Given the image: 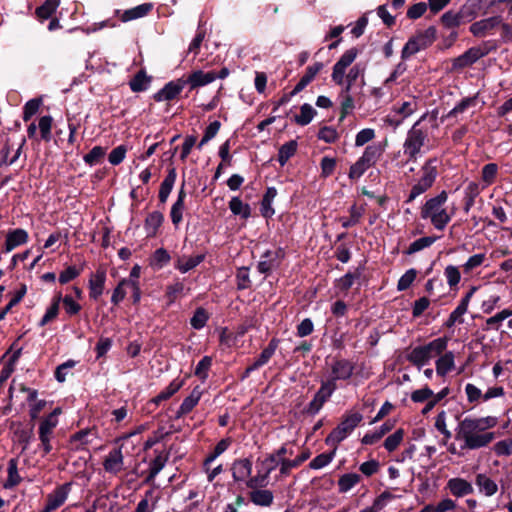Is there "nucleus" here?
Returning <instances> with one entry per match:
<instances>
[{"label":"nucleus","mask_w":512,"mask_h":512,"mask_svg":"<svg viewBox=\"0 0 512 512\" xmlns=\"http://www.w3.org/2000/svg\"><path fill=\"white\" fill-rule=\"evenodd\" d=\"M475 485L478 492L485 497H492L498 492V484L486 473L475 475Z\"/></svg>","instance_id":"nucleus-16"},{"label":"nucleus","mask_w":512,"mask_h":512,"mask_svg":"<svg viewBox=\"0 0 512 512\" xmlns=\"http://www.w3.org/2000/svg\"><path fill=\"white\" fill-rule=\"evenodd\" d=\"M363 214H364V208L363 207H358L356 205H353L350 208V217L349 218H342L341 219L342 226L344 228H349L351 226L356 225L360 221V219L363 216Z\"/></svg>","instance_id":"nucleus-58"},{"label":"nucleus","mask_w":512,"mask_h":512,"mask_svg":"<svg viewBox=\"0 0 512 512\" xmlns=\"http://www.w3.org/2000/svg\"><path fill=\"white\" fill-rule=\"evenodd\" d=\"M427 117L428 113L423 114L407 132L403 154L408 160L416 161L428 149V129L423 125Z\"/></svg>","instance_id":"nucleus-4"},{"label":"nucleus","mask_w":512,"mask_h":512,"mask_svg":"<svg viewBox=\"0 0 512 512\" xmlns=\"http://www.w3.org/2000/svg\"><path fill=\"white\" fill-rule=\"evenodd\" d=\"M72 483H64L57 486L47 495L46 503L40 512H53L61 507L71 492Z\"/></svg>","instance_id":"nucleus-10"},{"label":"nucleus","mask_w":512,"mask_h":512,"mask_svg":"<svg viewBox=\"0 0 512 512\" xmlns=\"http://www.w3.org/2000/svg\"><path fill=\"white\" fill-rule=\"evenodd\" d=\"M202 395V391L199 387H195L189 396H187L182 404L180 405L176 417L181 418L182 416L188 414L193 410V408L198 404Z\"/></svg>","instance_id":"nucleus-26"},{"label":"nucleus","mask_w":512,"mask_h":512,"mask_svg":"<svg viewBox=\"0 0 512 512\" xmlns=\"http://www.w3.org/2000/svg\"><path fill=\"white\" fill-rule=\"evenodd\" d=\"M404 431L402 429L396 430L393 434L389 435L384 441V447L387 451L393 452L397 449L403 441Z\"/></svg>","instance_id":"nucleus-60"},{"label":"nucleus","mask_w":512,"mask_h":512,"mask_svg":"<svg viewBox=\"0 0 512 512\" xmlns=\"http://www.w3.org/2000/svg\"><path fill=\"white\" fill-rule=\"evenodd\" d=\"M106 281V271L98 269L89 279V295L92 299L97 300L104 291Z\"/></svg>","instance_id":"nucleus-20"},{"label":"nucleus","mask_w":512,"mask_h":512,"mask_svg":"<svg viewBox=\"0 0 512 512\" xmlns=\"http://www.w3.org/2000/svg\"><path fill=\"white\" fill-rule=\"evenodd\" d=\"M372 166H374L372 163L360 156L350 167L348 174L349 178L353 180L359 179Z\"/></svg>","instance_id":"nucleus-43"},{"label":"nucleus","mask_w":512,"mask_h":512,"mask_svg":"<svg viewBox=\"0 0 512 512\" xmlns=\"http://www.w3.org/2000/svg\"><path fill=\"white\" fill-rule=\"evenodd\" d=\"M493 449L498 456H510L512 454V439L498 441Z\"/></svg>","instance_id":"nucleus-64"},{"label":"nucleus","mask_w":512,"mask_h":512,"mask_svg":"<svg viewBox=\"0 0 512 512\" xmlns=\"http://www.w3.org/2000/svg\"><path fill=\"white\" fill-rule=\"evenodd\" d=\"M474 290L475 289L473 288L469 293H467L466 296L460 301L458 306L451 312L449 318L447 319V321L445 323V325L448 328H451L456 323H462L463 322L462 316L468 310L469 301H470V298L473 295Z\"/></svg>","instance_id":"nucleus-21"},{"label":"nucleus","mask_w":512,"mask_h":512,"mask_svg":"<svg viewBox=\"0 0 512 512\" xmlns=\"http://www.w3.org/2000/svg\"><path fill=\"white\" fill-rule=\"evenodd\" d=\"M204 258L205 256L203 254L190 257L183 256L177 260L176 268L181 273H187L188 271L198 266L204 260Z\"/></svg>","instance_id":"nucleus-39"},{"label":"nucleus","mask_w":512,"mask_h":512,"mask_svg":"<svg viewBox=\"0 0 512 512\" xmlns=\"http://www.w3.org/2000/svg\"><path fill=\"white\" fill-rule=\"evenodd\" d=\"M212 365V359L209 356L203 357L195 368V375L199 377L202 381L206 380L208 377V371Z\"/></svg>","instance_id":"nucleus-63"},{"label":"nucleus","mask_w":512,"mask_h":512,"mask_svg":"<svg viewBox=\"0 0 512 512\" xmlns=\"http://www.w3.org/2000/svg\"><path fill=\"white\" fill-rule=\"evenodd\" d=\"M157 502L158 497L155 496L154 490L150 489L137 504L135 512H154Z\"/></svg>","instance_id":"nucleus-34"},{"label":"nucleus","mask_w":512,"mask_h":512,"mask_svg":"<svg viewBox=\"0 0 512 512\" xmlns=\"http://www.w3.org/2000/svg\"><path fill=\"white\" fill-rule=\"evenodd\" d=\"M363 415L356 411H349L342 421L327 436L325 442L329 446L337 448L338 444L346 439L362 421Z\"/></svg>","instance_id":"nucleus-6"},{"label":"nucleus","mask_w":512,"mask_h":512,"mask_svg":"<svg viewBox=\"0 0 512 512\" xmlns=\"http://www.w3.org/2000/svg\"><path fill=\"white\" fill-rule=\"evenodd\" d=\"M497 424V419L487 417H465L456 428L455 438L462 442V449L476 450L488 446L495 433L489 431Z\"/></svg>","instance_id":"nucleus-1"},{"label":"nucleus","mask_w":512,"mask_h":512,"mask_svg":"<svg viewBox=\"0 0 512 512\" xmlns=\"http://www.w3.org/2000/svg\"><path fill=\"white\" fill-rule=\"evenodd\" d=\"M184 78L168 82L161 90L154 94L157 102L170 101L175 99L185 87Z\"/></svg>","instance_id":"nucleus-13"},{"label":"nucleus","mask_w":512,"mask_h":512,"mask_svg":"<svg viewBox=\"0 0 512 512\" xmlns=\"http://www.w3.org/2000/svg\"><path fill=\"white\" fill-rule=\"evenodd\" d=\"M232 477L236 482L246 481L252 472V462L247 459H237L232 465Z\"/></svg>","instance_id":"nucleus-22"},{"label":"nucleus","mask_w":512,"mask_h":512,"mask_svg":"<svg viewBox=\"0 0 512 512\" xmlns=\"http://www.w3.org/2000/svg\"><path fill=\"white\" fill-rule=\"evenodd\" d=\"M309 457H310V452L308 450H305L293 460L282 459L280 473L282 475H288L292 469L300 466Z\"/></svg>","instance_id":"nucleus-38"},{"label":"nucleus","mask_w":512,"mask_h":512,"mask_svg":"<svg viewBox=\"0 0 512 512\" xmlns=\"http://www.w3.org/2000/svg\"><path fill=\"white\" fill-rule=\"evenodd\" d=\"M361 477L356 473L343 474L338 480V489L341 493H346L357 485Z\"/></svg>","instance_id":"nucleus-45"},{"label":"nucleus","mask_w":512,"mask_h":512,"mask_svg":"<svg viewBox=\"0 0 512 512\" xmlns=\"http://www.w3.org/2000/svg\"><path fill=\"white\" fill-rule=\"evenodd\" d=\"M278 254L279 252L270 250L266 251L257 265V270L261 274L269 273L277 265L276 258L278 257Z\"/></svg>","instance_id":"nucleus-37"},{"label":"nucleus","mask_w":512,"mask_h":512,"mask_svg":"<svg viewBox=\"0 0 512 512\" xmlns=\"http://www.w3.org/2000/svg\"><path fill=\"white\" fill-rule=\"evenodd\" d=\"M8 477L4 483V488L10 489L17 486L21 482V477L18 473V462L16 459H10L8 462Z\"/></svg>","instance_id":"nucleus-41"},{"label":"nucleus","mask_w":512,"mask_h":512,"mask_svg":"<svg viewBox=\"0 0 512 512\" xmlns=\"http://www.w3.org/2000/svg\"><path fill=\"white\" fill-rule=\"evenodd\" d=\"M127 288H135V280L132 279H123L114 289L111 302L115 305L119 304L126 296Z\"/></svg>","instance_id":"nucleus-40"},{"label":"nucleus","mask_w":512,"mask_h":512,"mask_svg":"<svg viewBox=\"0 0 512 512\" xmlns=\"http://www.w3.org/2000/svg\"><path fill=\"white\" fill-rule=\"evenodd\" d=\"M151 83V77L147 76L144 70H140L129 82L133 92L146 91Z\"/></svg>","instance_id":"nucleus-36"},{"label":"nucleus","mask_w":512,"mask_h":512,"mask_svg":"<svg viewBox=\"0 0 512 512\" xmlns=\"http://www.w3.org/2000/svg\"><path fill=\"white\" fill-rule=\"evenodd\" d=\"M478 95H474L472 97H466L462 99L453 109H451L447 117H457L459 114L464 113L469 108L475 107L477 103Z\"/></svg>","instance_id":"nucleus-48"},{"label":"nucleus","mask_w":512,"mask_h":512,"mask_svg":"<svg viewBox=\"0 0 512 512\" xmlns=\"http://www.w3.org/2000/svg\"><path fill=\"white\" fill-rule=\"evenodd\" d=\"M106 154V149L101 146H95L87 153L83 160L86 164L93 166L97 164Z\"/></svg>","instance_id":"nucleus-62"},{"label":"nucleus","mask_w":512,"mask_h":512,"mask_svg":"<svg viewBox=\"0 0 512 512\" xmlns=\"http://www.w3.org/2000/svg\"><path fill=\"white\" fill-rule=\"evenodd\" d=\"M418 109L416 100L405 101L393 107V112L400 116L402 121L416 112Z\"/></svg>","instance_id":"nucleus-52"},{"label":"nucleus","mask_w":512,"mask_h":512,"mask_svg":"<svg viewBox=\"0 0 512 512\" xmlns=\"http://www.w3.org/2000/svg\"><path fill=\"white\" fill-rule=\"evenodd\" d=\"M385 144L383 143H373L371 145H368L363 153L362 157L366 160H368L370 163L375 165L379 159L382 157L384 151H385Z\"/></svg>","instance_id":"nucleus-35"},{"label":"nucleus","mask_w":512,"mask_h":512,"mask_svg":"<svg viewBox=\"0 0 512 512\" xmlns=\"http://www.w3.org/2000/svg\"><path fill=\"white\" fill-rule=\"evenodd\" d=\"M278 346V341L276 339H272L268 346L263 349L260 356L254 361V367H262L265 365L271 357L274 355Z\"/></svg>","instance_id":"nucleus-51"},{"label":"nucleus","mask_w":512,"mask_h":512,"mask_svg":"<svg viewBox=\"0 0 512 512\" xmlns=\"http://www.w3.org/2000/svg\"><path fill=\"white\" fill-rule=\"evenodd\" d=\"M436 39V29L428 27L423 31L417 32L404 45L401 51L403 60L409 59L411 56L431 46Z\"/></svg>","instance_id":"nucleus-7"},{"label":"nucleus","mask_w":512,"mask_h":512,"mask_svg":"<svg viewBox=\"0 0 512 512\" xmlns=\"http://www.w3.org/2000/svg\"><path fill=\"white\" fill-rule=\"evenodd\" d=\"M484 56V52L478 47H472L453 60L452 68L460 70L474 64Z\"/></svg>","instance_id":"nucleus-15"},{"label":"nucleus","mask_w":512,"mask_h":512,"mask_svg":"<svg viewBox=\"0 0 512 512\" xmlns=\"http://www.w3.org/2000/svg\"><path fill=\"white\" fill-rule=\"evenodd\" d=\"M340 98V108H341V120L344 119L347 115L351 114L355 108V101L351 95V89L349 85H345L342 87V90L339 94Z\"/></svg>","instance_id":"nucleus-27"},{"label":"nucleus","mask_w":512,"mask_h":512,"mask_svg":"<svg viewBox=\"0 0 512 512\" xmlns=\"http://www.w3.org/2000/svg\"><path fill=\"white\" fill-rule=\"evenodd\" d=\"M62 301V295L61 293H58L56 294L53 298H52V301H51V304L50 306L47 308L44 316L42 317V319L40 320L39 322V325L41 327L47 325L49 322L53 321L54 319H56V317L58 316L59 314V309H60V303Z\"/></svg>","instance_id":"nucleus-32"},{"label":"nucleus","mask_w":512,"mask_h":512,"mask_svg":"<svg viewBox=\"0 0 512 512\" xmlns=\"http://www.w3.org/2000/svg\"><path fill=\"white\" fill-rule=\"evenodd\" d=\"M437 357L435 361L437 375L443 377L455 368V355L452 351H444Z\"/></svg>","instance_id":"nucleus-23"},{"label":"nucleus","mask_w":512,"mask_h":512,"mask_svg":"<svg viewBox=\"0 0 512 512\" xmlns=\"http://www.w3.org/2000/svg\"><path fill=\"white\" fill-rule=\"evenodd\" d=\"M433 160H428L421 168V176L416 184L411 188L408 196V202L415 200L418 196L432 187L437 177L436 166Z\"/></svg>","instance_id":"nucleus-8"},{"label":"nucleus","mask_w":512,"mask_h":512,"mask_svg":"<svg viewBox=\"0 0 512 512\" xmlns=\"http://www.w3.org/2000/svg\"><path fill=\"white\" fill-rule=\"evenodd\" d=\"M337 388V385H333L332 383H325L322 381L319 390L308 404L307 412L311 415L317 414Z\"/></svg>","instance_id":"nucleus-11"},{"label":"nucleus","mask_w":512,"mask_h":512,"mask_svg":"<svg viewBox=\"0 0 512 512\" xmlns=\"http://www.w3.org/2000/svg\"><path fill=\"white\" fill-rule=\"evenodd\" d=\"M512 316V310L504 309L492 317L486 319V329L487 330H498L504 320Z\"/></svg>","instance_id":"nucleus-53"},{"label":"nucleus","mask_w":512,"mask_h":512,"mask_svg":"<svg viewBox=\"0 0 512 512\" xmlns=\"http://www.w3.org/2000/svg\"><path fill=\"white\" fill-rule=\"evenodd\" d=\"M28 233L26 230L17 228L14 230H11L6 235L5 245H4V252L9 253L18 246H21L28 241Z\"/></svg>","instance_id":"nucleus-19"},{"label":"nucleus","mask_w":512,"mask_h":512,"mask_svg":"<svg viewBox=\"0 0 512 512\" xmlns=\"http://www.w3.org/2000/svg\"><path fill=\"white\" fill-rule=\"evenodd\" d=\"M164 216L159 211L149 213L145 219L144 229L147 237H154L157 234L158 228L162 225Z\"/></svg>","instance_id":"nucleus-29"},{"label":"nucleus","mask_w":512,"mask_h":512,"mask_svg":"<svg viewBox=\"0 0 512 512\" xmlns=\"http://www.w3.org/2000/svg\"><path fill=\"white\" fill-rule=\"evenodd\" d=\"M500 23V20L498 17H490L487 19L480 20L478 22L473 23L470 26V31L475 36H484L485 33L488 30L493 29L495 26H497Z\"/></svg>","instance_id":"nucleus-31"},{"label":"nucleus","mask_w":512,"mask_h":512,"mask_svg":"<svg viewBox=\"0 0 512 512\" xmlns=\"http://www.w3.org/2000/svg\"><path fill=\"white\" fill-rule=\"evenodd\" d=\"M392 429V424L384 423L373 432L366 433L362 438V443L365 445H373L377 443L386 433Z\"/></svg>","instance_id":"nucleus-42"},{"label":"nucleus","mask_w":512,"mask_h":512,"mask_svg":"<svg viewBox=\"0 0 512 512\" xmlns=\"http://www.w3.org/2000/svg\"><path fill=\"white\" fill-rule=\"evenodd\" d=\"M336 449L330 453H322L317 455L310 463L309 467L314 470L322 469L332 462L335 457Z\"/></svg>","instance_id":"nucleus-56"},{"label":"nucleus","mask_w":512,"mask_h":512,"mask_svg":"<svg viewBox=\"0 0 512 512\" xmlns=\"http://www.w3.org/2000/svg\"><path fill=\"white\" fill-rule=\"evenodd\" d=\"M103 468L107 473L118 474L124 468V456L121 448L111 450L105 457Z\"/></svg>","instance_id":"nucleus-14"},{"label":"nucleus","mask_w":512,"mask_h":512,"mask_svg":"<svg viewBox=\"0 0 512 512\" xmlns=\"http://www.w3.org/2000/svg\"><path fill=\"white\" fill-rule=\"evenodd\" d=\"M487 261L488 257L485 253L470 256L462 265L463 274L468 277L478 274L482 266H488Z\"/></svg>","instance_id":"nucleus-18"},{"label":"nucleus","mask_w":512,"mask_h":512,"mask_svg":"<svg viewBox=\"0 0 512 512\" xmlns=\"http://www.w3.org/2000/svg\"><path fill=\"white\" fill-rule=\"evenodd\" d=\"M152 9V4L144 3L133 7L131 9L125 10L121 15V20L123 22H128L131 20H135L147 15Z\"/></svg>","instance_id":"nucleus-33"},{"label":"nucleus","mask_w":512,"mask_h":512,"mask_svg":"<svg viewBox=\"0 0 512 512\" xmlns=\"http://www.w3.org/2000/svg\"><path fill=\"white\" fill-rule=\"evenodd\" d=\"M447 199V192L442 191L438 195L428 199L421 208V218L429 220L432 226L439 231L446 228L454 215V210H449L445 206Z\"/></svg>","instance_id":"nucleus-2"},{"label":"nucleus","mask_w":512,"mask_h":512,"mask_svg":"<svg viewBox=\"0 0 512 512\" xmlns=\"http://www.w3.org/2000/svg\"><path fill=\"white\" fill-rule=\"evenodd\" d=\"M276 196L277 189L275 187H268L261 201V214L263 217L270 218L274 215L275 210L272 207V203Z\"/></svg>","instance_id":"nucleus-30"},{"label":"nucleus","mask_w":512,"mask_h":512,"mask_svg":"<svg viewBox=\"0 0 512 512\" xmlns=\"http://www.w3.org/2000/svg\"><path fill=\"white\" fill-rule=\"evenodd\" d=\"M250 502L261 507H269L274 500L273 492L267 489L251 490L248 493Z\"/></svg>","instance_id":"nucleus-25"},{"label":"nucleus","mask_w":512,"mask_h":512,"mask_svg":"<svg viewBox=\"0 0 512 512\" xmlns=\"http://www.w3.org/2000/svg\"><path fill=\"white\" fill-rule=\"evenodd\" d=\"M60 4V0H46L40 7L36 9V15L40 20L49 19L56 11Z\"/></svg>","instance_id":"nucleus-50"},{"label":"nucleus","mask_w":512,"mask_h":512,"mask_svg":"<svg viewBox=\"0 0 512 512\" xmlns=\"http://www.w3.org/2000/svg\"><path fill=\"white\" fill-rule=\"evenodd\" d=\"M229 208L234 215L247 219L251 215L250 206L244 203L239 197H233L229 202Z\"/></svg>","instance_id":"nucleus-44"},{"label":"nucleus","mask_w":512,"mask_h":512,"mask_svg":"<svg viewBox=\"0 0 512 512\" xmlns=\"http://www.w3.org/2000/svg\"><path fill=\"white\" fill-rule=\"evenodd\" d=\"M448 339L436 338L429 343L413 348L407 355V360L419 370L428 364L430 360L446 351Z\"/></svg>","instance_id":"nucleus-5"},{"label":"nucleus","mask_w":512,"mask_h":512,"mask_svg":"<svg viewBox=\"0 0 512 512\" xmlns=\"http://www.w3.org/2000/svg\"><path fill=\"white\" fill-rule=\"evenodd\" d=\"M316 111L310 104H303L300 113L295 116V122L301 126L308 125L314 118Z\"/></svg>","instance_id":"nucleus-54"},{"label":"nucleus","mask_w":512,"mask_h":512,"mask_svg":"<svg viewBox=\"0 0 512 512\" xmlns=\"http://www.w3.org/2000/svg\"><path fill=\"white\" fill-rule=\"evenodd\" d=\"M215 80L216 72H204L202 70H196L192 72L186 79H184L185 84H188L190 86V90H194L198 87L208 85Z\"/></svg>","instance_id":"nucleus-17"},{"label":"nucleus","mask_w":512,"mask_h":512,"mask_svg":"<svg viewBox=\"0 0 512 512\" xmlns=\"http://www.w3.org/2000/svg\"><path fill=\"white\" fill-rule=\"evenodd\" d=\"M445 489L456 498L471 495L474 487L471 482L461 477H454L447 481Z\"/></svg>","instance_id":"nucleus-12"},{"label":"nucleus","mask_w":512,"mask_h":512,"mask_svg":"<svg viewBox=\"0 0 512 512\" xmlns=\"http://www.w3.org/2000/svg\"><path fill=\"white\" fill-rule=\"evenodd\" d=\"M323 69V63L316 62L313 65H310L306 68L305 74L301 77L299 82L296 84L292 91V95H296L301 92L315 77L316 75Z\"/></svg>","instance_id":"nucleus-24"},{"label":"nucleus","mask_w":512,"mask_h":512,"mask_svg":"<svg viewBox=\"0 0 512 512\" xmlns=\"http://www.w3.org/2000/svg\"><path fill=\"white\" fill-rule=\"evenodd\" d=\"M208 319L209 315L207 311L204 308L199 307L196 309L194 315L190 319V324L194 329L200 330L206 325Z\"/></svg>","instance_id":"nucleus-59"},{"label":"nucleus","mask_w":512,"mask_h":512,"mask_svg":"<svg viewBox=\"0 0 512 512\" xmlns=\"http://www.w3.org/2000/svg\"><path fill=\"white\" fill-rule=\"evenodd\" d=\"M297 141L291 140L283 144L278 151V162L284 166L287 161L296 153Z\"/></svg>","instance_id":"nucleus-46"},{"label":"nucleus","mask_w":512,"mask_h":512,"mask_svg":"<svg viewBox=\"0 0 512 512\" xmlns=\"http://www.w3.org/2000/svg\"><path fill=\"white\" fill-rule=\"evenodd\" d=\"M437 239H438V237H436V236H426V237L419 238L409 245V247L405 251V254L412 255V254L417 253L425 248H428Z\"/></svg>","instance_id":"nucleus-49"},{"label":"nucleus","mask_w":512,"mask_h":512,"mask_svg":"<svg viewBox=\"0 0 512 512\" xmlns=\"http://www.w3.org/2000/svg\"><path fill=\"white\" fill-rule=\"evenodd\" d=\"M444 276L450 288L457 286L461 280L460 270L454 265H448L444 269Z\"/></svg>","instance_id":"nucleus-61"},{"label":"nucleus","mask_w":512,"mask_h":512,"mask_svg":"<svg viewBox=\"0 0 512 512\" xmlns=\"http://www.w3.org/2000/svg\"><path fill=\"white\" fill-rule=\"evenodd\" d=\"M354 369V364L347 359L335 360L330 365L328 378L323 380V382L337 385V381L350 379L353 375Z\"/></svg>","instance_id":"nucleus-9"},{"label":"nucleus","mask_w":512,"mask_h":512,"mask_svg":"<svg viewBox=\"0 0 512 512\" xmlns=\"http://www.w3.org/2000/svg\"><path fill=\"white\" fill-rule=\"evenodd\" d=\"M53 124V118L49 115L42 116L39 119L38 127L41 134V139L49 142L51 140V129Z\"/></svg>","instance_id":"nucleus-57"},{"label":"nucleus","mask_w":512,"mask_h":512,"mask_svg":"<svg viewBox=\"0 0 512 512\" xmlns=\"http://www.w3.org/2000/svg\"><path fill=\"white\" fill-rule=\"evenodd\" d=\"M498 174V166L495 163H488L483 166L481 171V179L484 183V187L492 185Z\"/></svg>","instance_id":"nucleus-55"},{"label":"nucleus","mask_w":512,"mask_h":512,"mask_svg":"<svg viewBox=\"0 0 512 512\" xmlns=\"http://www.w3.org/2000/svg\"><path fill=\"white\" fill-rule=\"evenodd\" d=\"M357 55L358 50L356 48L348 49L334 64L331 78L335 84L342 87L349 85V88L352 89V85L359 77L364 78V68L358 64L352 66L346 74L347 68L354 62Z\"/></svg>","instance_id":"nucleus-3"},{"label":"nucleus","mask_w":512,"mask_h":512,"mask_svg":"<svg viewBox=\"0 0 512 512\" xmlns=\"http://www.w3.org/2000/svg\"><path fill=\"white\" fill-rule=\"evenodd\" d=\"M183 386V381L179 379H174L170 382V384L161 391L154 399L153 402L155 404H159L161 401L169 399L173 396L177 391L181 389Z\"/></svg>","instance_id":"nucleus-47"},{"label":"nucleus","mask_w":512,"mask_h":512,"mask_svg":"<svg viewBox=\"0 0 512 512\" xmlns=\"http://www.w3.org/2000/svg\"><path fill=\"white\" fill-rule=\"evenodd\" d=\"M177 178L176 169L174 167L168 170V174L160 185L159 189V200L161 203H165L174 187Z\"/></svg>","instance_id":"nucleus-28"}]
</instances>
